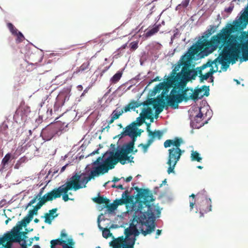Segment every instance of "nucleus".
I'll use <instances>...</instances> for the list:
<instances>
[{"instance_id":"nucleus-1","label":"nucleus","mask_w":248,"mask_h":248,"mask_svg":"<svg viewBox=\"0 0 248 248\" xmlns=\"http://www.w3.org/2000/svg\"><path fill=\"white\" fill-rule=\"evenodd\" d=\"M133 189L137 192L136 199L139 203L138 210L135 212L129 227L124 230L125 237L120 236L110 243L113 248H134L140 232L146 236L155 231V215L158 217L161 213L158 206L150 204L155 200L150 190L137 186L131 188Z\"/></svg>"},{"instance_id":"nucleus-2","label":"nucleus","mask_w":248,"mask_h":248,"mask_svg":"<svg viewBox=\"0 0 248 248\" xmlns=\"http://www.w3.org/2000/svg\"><path fill=\"white\" fill-rule=\"evenodd\" d=\"M240 31L228 24L218 33L211 37L210 40H199L200 52L207 56L219 48L221 51L217 58L213 61V66L218 68L217 65L221 64L226 70L229 64L235 63L241 54L243 61L248 60V40L241 42V37L237 34H232Z\"/></svg>"},{"instance_id":"nucleus-3","label":"nucleus","mask_w":248,"mask_h":248,"mask_svg":"<svg viewBox=\"0 0 248 248\" xmlns=\"http://www.w3.org/2000/svg\"><path fill=\"white\" fill-rule=\"evenodd\" d=\"M199 46V40L182 56L178 64L174 67L167 78L174 85L179 84L178 86H180L182 88L190 80L195 79L197 72L195 69H190V62L194 59L195 56L200 52Z\"/></svg>"},{"instance_id":"nucleus-4","label":"nucleus","mask_w":248,"mask_h":248,"mask_svg":"<svg viewBox=\"0 0 248 248\" xmlns=\"http://www.w3.org/2000/svg\"><path fill=\"white\" fill-rule=\"evenodd\" d=\"M183 143L182 138L179 137H175L173 140H167L164 142V146L166 148L172 146L168 150L169 155L167 163L169 166L167 170L169 174L174 172L175 166L184 152L180 148Z\"/></svg>"},{"instance_id":"nucleus-5","label":"nucleus","mask_w":248,"mask_h":248,"mask_svg":"<svg viewBox=\"0 0 248 248\" xmlns=\"http://www.w3.org/2000/svg\"><path fill=\"white\" fill-rule=\"evenodd\" d=\"M178 84L174 85L170 94L166 97L168 105L175 109L178 108V104L183 101L187 102L192 99V96L193 89L186 88L187 84L182 88L178 86Z\"/></svg>"},{"instance_id":"nucleus-6","label":"nucleus","mask_w":248,"mask_h":248,"mask_svg":"<svg viewBox=\"0 0 248 248\" xmlns=\"http://www.w3.org/2000/svg\"><path fill=\"white\" fill-rule=\"evenodd\" d=\"M31 220L26 217L22 219L18 226L13 228L11 231L5 233L3 237H0V245H2L3 247L9 248L11 247L12 242H20L22 241V237L27 238L25 235L27 232H20L22 226L25 227L30 222Z\"/></svg>"},{"instance_id":"nucleus-7","label":"nucleus","mask_w":248,"mask_h":248,"mask_svg":"<svg viewBox=\"0 0 248 248\" xmlns=\"http://www.w3.org/2000/svg\"><path fill=\"white\" fill-rule=\"evenodd\" d=\"M133 151V150L129 151L127 149H124V148H118L115 152L114 151H110L109 156L105 160L106 165L108 167L109 170H111L114 168L115 165L118 162H120L122 165L126 164V161L130 163L134 162L133 160L134 156L128 155Z\"/></svg>"},{"instance_id":"nucleus-8","label":"nucleus","mask_w":248,"mask_h":248,"mask_svg":"<svg viewBox=\"0 0 248 248\" xmlns=\"http://www.w3.org/2000/svg\"><path fill=\"white\" fill-rule=\"evenodd\" d=\"M68 124L57 122L53 124L49 125L44 128L41 132V136L46 140H50L54 136H60L66 131Z\"/></svg>"},{"instance_id":"nucleus-9","label":"nucleus","mask_w":248,"mask_h":248,"mask_svg":"<svg viewBox=\"0 0 248 248\" xmlns=\"http://www.w3.org/2000/svg\"><path fill=\"white\" fill-rule=\"evenodd\" d=\"M80 176L78 174H76L72 176L68 181H67L65 184L62 186V189H67L65 191L62 192V200L64 202H67L69 200H74L73 199L69 198L68 191L70 190L73 189L76 191L79 189L82 188V186L80 185L79 179Z\"/></svg>"},{"instance_id":"nucleus-10","label":"nucleus","mask_w":248,"mask_h":248,"mask_svg":"<svg viewBox=\"0 0 248 248\" xmlns=\"http://www.w3.org/2000/svg\"><path fill=\"white\" fill-rule=\"evenodd\" d=\"M197 69L198 70H196L197 75L199 74L200 78V81L202 82L204 80H207L210 77L212 78L213 74L217 72L218 68L214 69L213 62L208 61L202 66L197 67Z\"/></svg>"},{"instance_id":"nucleus-11","label":"nucleus","mask_w":248,"mask_h":248,"mask_svg":"<svg viewBox=\"0 0 248 248\" xmlns=\"http://www.w3.org/2000/svg\"><path fill=\"white\" fill-rule=\"evenodd\" d=\"M109 168L107 165H106L105 161H104L103 164L100 165L99 166L96 167L94 170H92L89 176L84 177L81 180L79 179L80 185L82 186V187H86V185L92 179L101 173L104 174L107 172ZM79 175L81 176L80 175ZM80 178H81V177Z\"/></svg>"},{"instance_id":"nucleus-12","label":"nucleus","mask_w":248,"mask_h":248,"mask_svg":"<svg viewBox=\"0 0 248 248\" xmlns=\"http://www.w3.org/2000/svg\"><path fill=\"white\" fill-rule=\"evenodd\" d=\"M62 187L61 186L58 188H54L50 192H47L42 196L41 198V201L45 204L47 202L52 201L54 199L60 198L62 194V192L65 191L67 189H61Z\"/></svg>"},{"instance_id":"nucleus-13","label":"nucleus","mask_w":248,"mask_h":248,"mask_svg":"<svg viewBox=\"0 0 248 248\" xmlns=\"http://www.w3.org/2000/svg\"><path fill=\"white\" fill-rule=\"evenodd\" d=\"M140 116L136 119V122H134L133 124L136 126H140L145 123V119H150L151 122H153V117L152 109L151 108L148 107L146 108H143L142 112L140 114Z\"/></svg>"},{"instance_id":"nucleus-14","label":"nucleus","mask_w":248,"mask_h":248,"mask_svg":"<svg viewBox=\"0 0 248 248\" xmlns=\"http://www.w3.org/2000/svg\"><path fill=\"white\" fill-rule=\"evenodd\" d=\"M248 23V9L243 14L238 20L234 21L232 25L241 32Z\"/></svg>"},{"instance_id":"nucleus-15","label":"nucleus","mask_w":248,"mask_h":248,"mask_svg":"<svg viewBox=\"0 0 248 248\" xmlns=\"http://www.w3.org/2000/svg\"><path fill=\"white\" fill-rule=\"evenodd\" d=\"M30 108L25 104V103H22L16 109L15 117L20 116L22 120H25L27 117L30 113Z\"/></svg>"},{"instance_id":"nucleus-16","label":"nucleus","mask_w":248,"mask_h":248,"mask_svg":"<svg viewBox=\"0 0 248 248\" xmlns=\"http://www.w3.org/2000/svg\"><path fill=\"white\" fill-rule=\"evenodd\" d=\"M174 84L170 81L167 78L166 81H163L159 83L157 85L155 86L154 88L153 92L155 94L163 90L165 92H168L170 88H173Z\"/></svg>"},{"instance_id":"nucleus-17","label":"nucleus","mask_w":248,"mask_h":248,"mask_svg":"<svg viewBox=\"0 0 248 248\" xmlns=\"http://www.w3.org/2000/svg\"><path fill=\"white\" fill-rule=\"evenodd\" d=\"M133 196H129L128 190H126L122 194V198L120 199H116L115 202L117 206L125 204H130L132 203Z\"/></svg>"},{"instance_id":"nucleus-18","label":"nucleus","mask_w":248,"mask_h":248,"mask_svg":"<svg viewBox=\"0 0 248 248\" xmlns=\"http://www.w3.org/2000/svg\"><path fill=\"white\" fill-rule=\"evenodd\" d=\"M200 217L203 216L204 213H207L212 210V202L211 199H206L203 200L199 206Z\"/></svg>"},{"instance_id":"nucleus-19","label":"nucleus","mask_w":248,"mask_h":248,"mask_svg":"<svg viewBox=\"0 0 248 248\" xmlns=\"http://www.w3.org/2000/svg\"><path fill=\"white\" fill-rule=\"evenodd\" d=\"M165 104L166 102L163 97L157 98L156 99H154V103L153 106V108L155 109V118H157L158 114L162 111Z\"/></svg>"},{"instance_id":"nucleus-20","label":"nucleus","mask_w":248,"mask_h":248,"mask_svg":"<svg viewBox=\"0 0 248 248\" xmlns=\"http://www.w3.org/2000/svg\"><path fill=\"white\" fill-rule=\"evenodd\" d=\"M57 208H53L49 210L48 213H45L44 216L45 222L48 224H51L52 221L58 216V214H56Z\"/></svg>"},{"instance_id":"nucleus-21","label":"nucleus","mask_w":248,"mask_h":248,"mask_svg":"<svg viewBox=\"0 0 248 248\" xmlns=\"http://www.w3.org/2000/svg\"><path fill=\"white\" fill-rule=\"evenodd\" d=\"M204 118L205 116H204L202 112L201 108H200L199 113L195 116L193 120V123H196V126L199 128L206 124L207 121L206 120L204 121Z\"/></svg>"},{"instance_id":"nucleus-22","label":"nucleus","mask_w":248,"mask_h":248,"mask_svg":"<svg viewBox=\"0 0 248 248\" xmlns=\"http://www.w3.org/2000/svg\"><path fill=\"white\" fill-rule=\"evenodd\" d=\"M202 91H205V93L204 95L207 96L209 94V86H206L204 85L202 87V88L197 89L195 90L194 91L192 90V99L193 100H197L199 97V93L202 92Z\"/></svg>"},{"instance_id":"nucleus-23","label":"nucleus","mask_w":248,"mask_h":248,"mask_svg":"<svg viewBox=\"0 0 248 248\" xmlns=\"http://www.w3.org/2000/svg\"><path fill=\"white\" fill-rule=\"evenodd\" d=\"M140 133L141 132L140 131L139 133L136 132L131 136H130L132 138V140L129 142L124 144L121 148L127 149L129 151L133 150L134 149L135 142L136 140V138L138 136L140 135Z\"/></svg>"},{"instance_id":"nucleus-24","label":"nucleus","mask_w":248,"mask_h":248,"mask_svg":"<svg viewBox=\"0 0 248 248\" xmlns=\"http://www.w3.org/2000/svg\"><path fill=\"white\" fill-rule=\"evenodd\" d=\"M148 135L150 137L148 140L153 143L156 140H161L163 137V132L160 130H155L154 131H150Z\"/></svg>"},{"instance_id":"nucleus-25","label":"nucleus","mask_w":248,"mask_h":248,"mask_svg":"<svg viewBox=\"0 0 248 248\" xmlns=\"http://www.w3.org/2000/svg\"><path fill=\"white\" fill-rule=\"evenodd\" d=\"M218 26L219 25L209 26V28L207 29V30L204 32V36H202V37L199 40H206V38H208L210 35L216 32L218 27ZM207 40H208L207 39Z\"/></svg>"},{"instance_id":"nucleus-26","label":"nucleus","mask_w":248,"mask_h":248,"mask_svg":"<svg viewBox=\"0 0 248 248\" xmlns=\"http://www.w3.org/2000/svg\"><path fill=\"white\" fill-rule=\"evenodd\" d=\"M90 65V62L88 61L86 62H83L80 66L78 67L76 70L73 72V76L75 75H78L80 73L83 72L84 71L87 70L89 69V66Z\"/></svg>"},{"instance_id":"nucleus-27","label":"nucleus","mask_w":248,"mask_h":248,"mask_svg":"<svg viewBox=\"0 0 248 248\" xmlns=\"http://www.w3.org/2000/svg\"><path fill=\"white\" fill-rule=\"evenodd\" d=\"M135 133H136V130L133 126H131L130 125H129L127 126L125 128L124 131L118 136L119 137V138H121L123 137V135H127L130 136Z\"/></svg>"},{"instance_id":"nucleus-28","label":"nucleus","mask_w":248,"mask_h":248,"mask_svg":"<svg viewBox=\"0 0 248 248\" xmlns=\"http://www.w3.org/2000/svg\"><path fill=\"white\" fill-rule=\"evenodd\" d=\"M93 201L98 204H105V206L106 204L109 203L110 201L107 198L103 196H98L93 199Z\"/></svg>"},{"instance_id":"nucleus-29","label":"nucleus","mask_w":248,"mask_h":248,"mask_svg":"<svg viewBox=\"0 0 248 248\" xmlns=\"http://www.w3.org/2000/svg\"><path fill=\"white\" fill-rule=\"evenodd\" d=\"M43 192V188H42L39 192L34 196L33 199H32L28 204L27 207L31 206L33 204H34L37 200H40L41 198L42 197V194Z\"/></svg>"},{"instance_id":"nucleus-30","label":"nucleus","mask_w":248,"mask_h":248,"mask_svg":"<svg viewBox=\"0 0 248 248\" xmlns=\"http://www.w3.org/2000/svg\"><path fill=\"white\" fill-rule=\"evenodd\" d=\"M191 161H197L200 162L202 160V157L200 156V154L197 151H192L190 155Z\"/></svg>"},{"instance_id":"nucleus-31","label":"nucleus","mask_w":248,"mask_h":248,"mask_svg":"<svg viewBox=\"0 0 248 248\" xmlns=\"http://www.w3.org/2000/svg\"><path fill=\"white\" fill-rule=\"evenodd\" d=\"M160 26V25H157V26L154 27L152 29L147 31L145 33V36L146 37H150V36L153 35L155 33L159 31Z\"/></svg>"},{"instance_id":"nucleus-32","label":"nucleus","mask_w":248,"mask_h":248,"mask_svg":"<svg viewBox=\"0 0 248 248\" xmlns=\"http://www.w3.org/2000/svg\"><path fill=\"white\" fill-rule=\"evenodd\" d=\"M44 204V203L40 199L37 204L34 207L33 209L30 211L33 215H36L38 213V210Z\"/></svg>"},{"instance_id":"nucleus-33","label":"nucleus","mask_w":248,"mask_h":248,"mask_svg":"<svg viewBox=\"0 0 248 248\" xmlns=\"http://www.w3.org/2000/svg\"><path fill=\"white\" fill-rule=\"evenodd\" d=\"M65 241L62 240L61 239L52 240L50 241L51 248H55V246L62 245V244L65 243Z\"/></svg>"},{"instance_id":"nucleus-34","label":"nucleus","mask_w":248,"mask_h":248,"mask_svg":"<svg viewBox=\"0 0 248 248\" xmlns=\"http://www.w3.org/2000/svg\"><path fill=\"white\" fill-rule=\"evenodd\" d=\"M105 207H106L108 209V210L110 212H112L115 211L117 208L118 207L115 202L114 201L111 204L108 203L106 204Z\"/></svg>"},{"instance_id":"nucleus-35","label":"nucleus","mask_w":248,"mask_h":248,"mask_svg":"<svg viewBox=\"0 0 248 248\" xmlns=\"http://www.w3.org/2000/svg\"><path fill=\"white\" fill-rule=\"evenodd\" d=\"M11 157V155L10 153L7 154L3 158L1 161V165L2 166V168H4L5 166L7 165L8 162L9 161L10 158Z\"/></svg>"},{"instance_id":"nucleus-36","label":"nucleus","mask_w":248,"mask_h":248,"mask_svg":"<svg viewBox=\"0 0 248 248\" xmlns=\"http://www.w3.org/2000/svg\"><path fill=\"white\" fill-rule=\"evenodd\" d=\"M123 112L124 111L122 109L118 110L116 109L112 112L111 116H112L115 120H116L119 118Z\"/></svg>"},{"instance_id":"nucleus-37","label":"nucleus","mask_w":248,"mask_h":248,"mask_svg":"<svg viewBox=\"0 0 248 248\" xmlns=\"http://www.w3.org/2000/svg\"><path fill=\"white\" fill-rule=\"evenodd\" d=\"M7 26L10 30V32L14 35L16 34V33H17V32L19 31L11 23H8Z\"/></svg>"},{"instance_id":"nucleus-38","label":"nucleus","mask_w":248,"mask_h":248,"mask_svg":"<svg viewBox=\"0 0 248 248\" xmlns=\"http://www.w3.org/2000/svg\"><path fill=\"white\" fill-rule=\"evenodd\" d=\"M122 74L121 72H117L111 78L110 80L112 83H116L121 78Z\"/></svg>"},{"instance_id":"nucleus-39","label":"nucleus","mask_w":248,"mask_h":248,"mask_svg":"<svg viewBox=\"0 0 248 248\" xmlns=\"http://www.w3.org/2000/svg\"><path fill=\"white\" fill-rule=\"evenodd\" d=\"M130 109H133L138 108L141 105V104L138 101H132L128 104Z\"/></svg>"},{"instance_id":"nucleus-40","label":"nucleus","mask_w":248,"mask_h":248,"mask_svg":"<svg viewBox=\"0 0 248 248\" xmlns=\"http://www.w3.org/2000/svg\"><path fill=\"white\" fill-rule=\"evenodd\" d=\"M130 109H133L138 108L141 105V104L138 101H132L128 104Z\"/></svg>"},{"instance_id":"nucleus-41","label":"nucleus","mask_w":248,"mask_h":248,"mask_svg":"<svg viewBox=\"0 0 248 248\" xmlns=\"http://www.w3.org/2000/svg\"><path fill=\"white\" fill-rule=\"evenodd\" d=\"M15 36H16V42L17 43H21L25 39L24 35L20 31H18Z\"/></svg>"},{"instance_id":"nucleus-42","label":"nucleus","mask_w":248,"mask_h":248,"mask_svg":"<svg viewBox=\"0 0 248 248\" xmlns=\"http://www.w3.org/2000/svg\"><path fill=\"white\" fill-rule=\"evenodd\" d=\"M197 196L198 198H200L201 199L204 198L205 200H206V199H208L207 192L204 189H203L201 191L199 192L197 194Z\"/></svg>"},{"instance_id":"nucleus-43","label":"nucleus","mask_w":248,"mask_h":248,"mask_svg":"<svg viewBox=\"0 0 248 248\" xmlns=\"http://www.w3.org/2000/svg\"><path fill=\"white\" fill-rule=\"evenodd\" d=\"M102 235L104 238H108L111 235V233L109 229L106 228L103 230Z\"/></svg>"},{"instance_id":"nucleus-44","label":"nucleus","mask_w":248,"mask_h":248,"mask_svg":"<svg viewBox=\"0 0 248 248\" xmlns=\"http://www.w3.org/2000/svg\"><path fill=\"white\" fill-rule=\"evenodd\" d=\"M152 143L148 140V141L146 144H142L141 143L139 145V146H141L142 147L144 152H146L147 150L148 147L152 144Z\"/></svg>"},{"instance_id":"nucleus-45","label":"nucleus","mask_w":248,"mask_h":248,"mask_svg":"<svg viewBox=\"0 0 248 248\" xmlns=\"http://www.w3.org/2000/svg\"><path fill=\"white\" fill-rule=\"evenodd\" d=\"M189 197H192L193 198L192 200L190 201V210H192L193 209L194 206L195 204V200L194 199L195 197V195L194 194H192Z\"/></svg>"},{"instance_id":"nucleus-46","label":"nucleus","mask_w":248,"mask_h":248,"mask_svg":"<svg viewBox=\"0 0 248 248\" xmlns=\"http://www.w3.org/2000/svg\"><path fill=\"white\" fill-rule=\"evenodd\" d=\"M189 1L190 0H183L181 3L178 5V7H182L183 8H186L188 6Z\"/></svg>"},{"instance_id":"nucleus-47","label":"nucleus","mask_w":248,"mask_h":248,"mask_svg":"<svg viewBox=\"0 0 248 248\" xmlns=\"http://www.w3.org/2000/svg\"><path fill=\"white\" fill-rule=\"evenodd\" d=\"M109 152H110V151H109V152H108V151H107V152H106V153L104 155H103L102 157H101V156L99 157L97 159V160H96V161L93 163V164H94V165H96V164H100V162H101V161H102V159H103V157H104V156H105V155H107V154H109Z\"/></svg>"},{"instance_id":"nucleus-48","label":"nucleus","mask_w":248,"mask_h":248,"mask_svg":"<svg viewBox=\"0 0 248 248\" xmlns=\"http://www.w3.org/2000/svg\"><path fill=\"white\" fill-rule=\"evenodd\" d=\"M130 49L134 50L136 49L138 47V43L137 42H132L130 43Z\"/></svg>"},{"instance_id":"nucleus-49","label":"nucleus","mask_w":248,"mask_h":248,"mask_svg":"<svg viewBox=\"0 0 248 248\" xmlns=\"http://www.w3.org/2000/svg\"><path fill=\"white\" fill-rule=\"evenodd\" d=\"M154 103V99L153 100L152 99H150L148 101H145L143 103H140L141 104V105H142L143 106H147L149 105H153Z\"/></svg>"},{"instance_id":"nucleus-50","label":"nucleus","mask_w":248,"mask_h":248,"mask_svg":"<svg viewBox=\"0 0 248 248\" xmlns=\"http://www.w3.org/2000/svg\"><path fill=\"white\" fill-rule=\"evenodd\" d=\"M63 245H62L63 248H70L74 244V243L72 241V240H71L70 241L68 242V244H65Z\"/></svg>"},{"instance_id":"nucleus-51","label":"nucleus","mask_w":248,"mask_h":248,"mask_svg":"<svg viewBox=\"0 0 248 248\" xmlns=\"http://www.w3.org/2000/svg\"><path fill=\"white\" fill-rule=\"evenodd\" d=\"M110 128V126L108 124L107 126H105V125L102 127L101 131L103 132L105 131V129H107V131H108Z\"/></svg>"},{"instance_id":"nucleus-52","label":"nucleus","mask_w":248,"mask_h":248,"mask_svg":"<svg viewBox=\"0 0 248 248\" xmlns=\"http://www.w3.org/2000/svg\"><path fill=\"white\" fill-rule=\"evenodd\" d=\"M33 216L34 215L32 214H31L30 211H29L28 214L27 215V216H26V217L28 219H30V220L31 221L33 218Z\"/></svg>"},{"instance_id":"nucleus-53","label":"nucleus","mask_w":248,"mask_h":248,"mask_svg":"<svg viewBox=\"0 0 248 248\" xmlns=\"http://www.w3.org/2000/svg\"><path fill=\"white\" fill-rule=\"evenodd\" d=\"M22 240H24V242H23V243L21 244V246L23 248H27V244H26V241L24 239H25L26 238H25L24 237V236H23L22 237Z\"/></svg>"},{"instance_id":"nucleus-54","label":"nucleus","mask_w":248,"mask_h":248,"mask_svg":"<svg viewBox=\"0 0 248 248\" xmlns=\"http://www.w3.org/2000/svg\"><path fill=\"white\" fill-rule=\"evenodd\" d=\"M146 124L147 125L146 130H147V132H148V134L150 133V131H152L150 129L151 124L150 123H146Z\"/></svg>"},{"instance_id":"nucleus-55","label":"nucleus","mask_w":248,"mask_h":248,"mask_svg":"<svg viewBox=\"0 0 248 248\" xmlns=\"http://www.w3.org/2000/svg\"><path fill=\"white\" fill-rule=\"evenodd\" d=\"M114 120H115L112 116H111L110 120L107 122L108 124V125H110V124H112L114 122Z\"/></svg>"},{"instance_id":"nucleus-56","label":"nucleus","mask_w":248,"mask_h":248,"mask_svg":"<svg viewBox=\"0 0 248 248\" xmlns=\"http://www.w3.org/2000/svg\"><path fill=\"white\" fill-rule=\"evenodd\" d=\"M233 8L232 7H229L228 8L225 9V11L227 13H231L232 11Z\"/></svg>"},{"instance_id":"nucleus-57","label":"nucleus","mask_w":248,"mask_h":248,"mask_svg":"<svg viewBox=\"0 0 248 248\" xmlns=\"http://www.w3.org/2000/svg\"><path fill=\"white\" fill-rule=\"evenodd\" d=\"M124 111L126 112L127 111H130V109L128 106V105H127L126 106H125L124 108Z\"/></svg>"},{"instance_id":"nucleus-58","label":"nucleus","mask_w":248,"mask_h":248,"mask_svg":"<svg viewBox=\"0 0 248 248\" xmlns=\"http://www.w3.org/2000/svg\"><path fill=\"white\" fill-rule=\"evenodd\" d=\"M132 179V177L130 176H128L127 178H126V179H125V181L126 182H129L130 181H131Z\"/></svg>"},{"instance_id":"nucleus-59","label":"nucleus","mask_w":248,"mask_h":248,"mask_svg":"<svg viewBox=\"0 0 248 248\" xmlns=\"http://www.w3.org/2000/svg\"><path fill=\"white\" fill-rule=\"evenodd\" d=\"M161 230H157L156 231V236H155L156 238H158V236L161 234Z\"/></svg>"},{"instance_id":"nucleus-60","label":"nucleus","mask_w":248,"mask_h":248,"mask_svg":"<svg viewBox=\"0 0 248 248\" xmlns=\"http://www.w3.org/2000/svg\"><path fill=\"white\" fill-rule=\"evenodd\" d=\"M88 91V88H86V89H85L83 92V93H82L81 96H84Z\"/></svg>"},{"instance_id":"nucleus-61","label":"nucleus","mask_w":248,"mask_h":248,"mask_svg":"<svg viewBox=\"0 0 248 248\" xmlns=\"http://www.w3.org/2000/svg\"><path fill=\"white\" fill-rule=\"evenodd\" d=\"M116 188H118L119 189H124V188L123 186L122 185H119L118 186H116Z\"/></svg>"},{"instance_id":"nucleus-62","label":"nucleus","mask_w":248,"mask_h":248,"mask_svg":"<svg viewBox=\"0 0 248 248\" xmlns=\"http://www.w3.org/2000/svg\"><path fill=\"white\" fill-rule=\"evenodd\" d=\"M120 180V178H117V177H114L113 179L112 180V182H116L119 181Z\"/></svg>"},{"instance_id":"nucleus-63","label":"nucleus","mask_w":248,"mask_h":248,"mask_svg":"<svg viewBox=\"0 0 248 248\" xmlns=\"http://www.w3.org/2000/svg\"><path fill=\"white\" fill-rule=\"evenodd\" d=\"M77 89H78V90L79 91H82V89H83V87H82V86L81 85H79L77 86Z\"/></svg>"},{"instance_id":"nucleus-64","label":"nucleus","mask_w":248,"mask_h":248,"mask_svg":"<svg viewBox=\"0 0 248 248\" xmlns=\"http://www.w3.org/2000/svg\"><path fill=\"white\" fill-rule=\"evenodd\" d=\"M66 166H67V165H65V166H63V167L62 168V169H61V172H63V171H64V170H65V169H66Z\"/></svg>"}]
</instances>
